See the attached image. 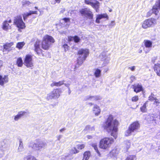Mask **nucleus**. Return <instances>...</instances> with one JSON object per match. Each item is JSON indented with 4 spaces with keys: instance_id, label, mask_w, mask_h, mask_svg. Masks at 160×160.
I'll list each match as a JSON object with an SVG mask.
<instances>
[{
    "instance_id": "1",
    "label": "nucleus",
    "mask_w": 160,
    "mask_h": 160,
    "mask_svg": "<svg viewBox=\"0 0 160 160\" xmlns=\"http://www.w3.org/2000/svg\"><path fill=\"white\" fill-rule=\"evenodd\" d=\"M159 10H160V0H158L156 1L152 9L147 12L146 14V17H148L153 14L155 15V18H150L144 21L142 26L143 28L146 29L151 27L157 23V20L160 19Z\"/></svg>"
},
{
    "instance_id": "2",
    "label": "nucleus",
    "mask_w": 160,
    "mask_h": 160,
    "mask_svg": "<svg viewBox=\"0 0 160 160\" xmlns=\"http://www.w3.org/2000/svg\"><path fill=\"white\" fill-rule=\"evenodd\" d=\"M118 124V121L116 119H114L112 115H109L104 122L102 127L104 130L110 133L111 135L116 139L117 137Z\"/></svg>"
},
{
    "instance_id": "3",
    "label": "nucleus",
    "mask_w": 160,
    "mask_h": 160,
    "mask_svg": "<svg viewBox=\"0 0 160 160\" xmlns=\"http://www.w3.org/2000/svg\"><path fill=\"white\" fill-rule=\"evenodd\" d=\"M140 127V124L138 121L133 122L129 126L128 129L125 132V136H129L131 135L132 133L138 132Z\"/></svg>"
},
{
    "instance_id": "4",
    "label": "nucleus",
    "mask_w": 160,
    "mask_h": 160,
    "mask_svg": "<svg viewBox=\"0 0 160 160\" xmlns=\"http://www.w3.org/2000/svg\"><path fill=\"white\" fill-rule=\"evenodd\" d=\"M88 51H78V58L77 63L75 66V68H78L83 63L89 54Z\"/></svg>"
},
{
    "instance_id": "5",
    "label": "nucleus",
    "mask_w": 160,
    "mask_h": 160,
    "mask_svg": "<svg viewBox=\"0 0 160 160\" xmlns=\"http://www.w3.org/2000/svg\"><path fill=\"white\" fill-rule=\"evenodd\" d=\"M55 40L51 36L48 35H46L43 38L41 46L42 49L45 50H48L50 46L49 43H53Z\"/></svg>"
},
{
    "instance_id": "6",
    "label": "nucleus",
    "mask_w": 160,
    "mask_h": 160,
    "mask_svg": "<svg viewBox=\"0 0 160 160\" xmlns=\"http://www.w3.org/2000/svg\"><path fill=\"white\" fill-rule=\"evenodd\" d=\"M114 142V139L112 138H104L100 141L99 147L101 148L106 149L109 148Z\"/></svg>"
},
{
    "instance_id": "7",
    "label": "nucleus",
    "mask_w": 160,
    "mask_h": 160,
    "mask_svg": "<svg viewBox=\"0 0 160 160\" xmlns=\"http://www.w3.org/2000/svg\"><path fill=\"white\" fill-rule=\"evenodd\" d=\"M46 146V143L40 140H37L35 143L31 142L29 145V147L36 150H40L44 148Z\"/></svg>"
},
{
    "instance_id": "8",
    "label": "nucleus",
    "mask_w": 160,
    "mask_h": 160,
    "mask_svg": "<svg viewBox=\"0 0 160 160\" xmlns=\"http://www.w3.org/2000/svg\"><path fill=\"white\" fill-rule=\"evenodd\" d=\"M13 24L19 29H23L26 28L25 23L23 21L21 15H18L14 17Z\"/></svg>"
},
{
    "instance_id": "9",
    "label": "nucleus",
    "mask_w": 160,
    "mask_h": 160,
    "mask_svg": "<svg viewBox=\"0 0 160 160\" xmlns=\"http://www.w3.org/2000/svg\"><path fill=\"white\" fill-rule=\"evenodd\" d=\"M61 93L60 90L58 89H54L47 94V96L46 97V99L48 101L51 100L53 99H58L60 97Z\"/></svg>"
},
{
    "instance_id": "10",
    "label": "nucleus",
    "mask_w": 160,
    "mask_h": 160,
    "mask_svg": "<svg viewBox=\"0 0 160 160\" xmlns=\"http://www.w3.org/2000/svg\"><path fill=\"white\" fill-rule=\"evenodd\" d=\"M24 64L28 68H32L34 66L32 56L31 55H27L24 59Z\"/></svg>"
},
{
    "instance_id": "11",
    "label": "nucleus",
    "mask_w": 160,
    "mask_h": 160,
    "mask_svg": "<svg viewBox=\"0 0 160 160\" xmlns=\"http://www.w3.org/2000/svg\"><path fill=\"white\" fill-rule=\"evenodd\" d=\"M79 12L82 16H84L89 19H92L93 18V13L89 9H88L87 8H84L80 10Z\"/></svg>"
},
{
    "instance_id": "12",
    "label": "nucleus",
    "mask_w": 160,
    "mask_h": 160,
    "mask_svg": "<svg viewBox=\"0 0 160 160\" xmlns=\"http://www.w3.org/2000/svg\"><path fill=\"white\" fill-rule=\"evenodd\" d=\"M92 0H84V2L86 4L90 5L95 9L97 12H98L100 8V3L97 1H96L95 2H93Z\"/></svg>"
},
{
    "instance_id": "13",
    "label": "nucleus",
    "mask_w": 160,
    "mask_h": 160,
    "mask_svg": "<svg viewBox=\"0 0 160 160\" xmlns=\"http://www.w3.org/2000/svg\"><path fill=\"white\" fill-rule=\"evenodd\" d=\"M12 22L11 19H9L8 21L7 20L4 21L2 24V28L5 31H8V29H11V27L9 23H11Z\"/></svg>"
},
{
    "instance_id": "14",
    "label": "nucleus",
    "mask_w": 160,
    "mask_h": 160,
    "mask_svg": "<svg viewBox=\"0 0 160 160\" xmlns=\"http://www.w3.org/2000/svg\"><path fill=\"white\" fill-rule=\"evenodd\" d=\"M102 18L105 19L106 20L108 19L109 17L106 13L98 14L96 16V22L97 23H100V20Z\"/></svg>"
},
{
    "instance_id": "15",
    "label": "nucleus",
    "mask_w": 160,
    "mask_h": 160,
    "mask_svg": "<svg viewBox=\"0 0 160 160\" xmlns=\"http://www.w3.org/2000/svg\"><path fill=\"white\" fill-rule=\"evenodd\" d=\"M9 78L8 75H0V85L3 86L4 84L8 82Z\"/></svg>"
},
{
    "instance_id": "16",
    "label": "nucleus",
    "mask_w": 160,
    "mask_h": 160,
    "mask_svg": "<svg viewBox=\"0 0 160 160\" xmlns=\"http://www.w3.org/2000/svg\"><path fill=\"white\" fill-rule=\"evenodd\" d=\"M134 91L136 93H138L143 90L141 84H137L132 86Z\"/></svg>"
},
{
    "instance_id": "17",
    "label": "nucleus",
    "mask_w": 160,
    "mask_h": 160,
    "mask_svg": "<svg viewBox=\"0 0 160 160\" xmlns=\"http://www.w3.org/2000/svg\"><path fill=\"white\" fill-rule=\"evenodd\" d=\"M119 152L118 150L117 149L114 148L108 154V156L110 157L111 158H114L117 156Z\"/></svg>"
},
{
    "instance_id": "18",
    "label": "nucleus",
    "mask_w": 160,
    "mask_h": 160,
    "mask_svg": "<svg viewBox=\"0 0 160 160\" xmlns=\"http://www.w3.org/2000/svg\"><path fill=\"white\" fill-rule=\"evenodd\" d=\"M38 12L37 11H32L30 10L28 12L24 13L22 14V16L24 20L25 21L27 19V18L32 14H37Z\"/></svg>"
},
{
    "instance_id": "19",
    "label": "nucleus",
    "mask_w": 160,
    "mask_h": 160,
    "mask_svg": "<svg viewBox=\"0 0 160 160\" xmlns=\"http://www.w3.org/2000/svg\"><path fill=\"white\" fill-rule=\"evenodd\" d=\"M25 113L26 112L24 111H21L18 112L17 115L13 116L14 121H18L25 114Z\"/></svg>"
},
{
    "instance_id": "20",
    "label": "nucleus",
    "mask_w": 160,
    "mask_h": 160,
    "mask_svg": "<svg viewBox=\"0 0 160 160\" xmlns=\"http://www.w3.org/2000/svg\"><path fill=\"white\" fill-rule=\"evenodd\" d=\"M157 117V116L154 114H151L146 115V119L149 122L155 120V118Z\"/></svg>"
},
{
    "instance_id": "21",
    "label": "nucleus",
    "mask_w": 160,
    "mask_h": 160,
    "mask_svg": "<svg viewBox=\"0 0 160 160\" xmlns=\"http://www.w3.org/2000/svg\"><path fill=\"white\" fill-rule=\"evenodd\" d=\"M6 140H3L0 141V150L4 151L7 148V145L6 142Z\"/></svg>"
},
{
    "instance_id": "22",
    "label": "nucleus",
    "mask_w": 160,
    "mask_h": 160,
    "mask_svg": "<svg viewBox=\"0 0 160 160\" xmlns=\"http://www.w3.org/2000/svg\"><path fill=\"white\" fill-rule=\"evenodd\" d=\"M154 70L158 76L160 77V64H155L154 66Z\"/></svg>"
},
{
    "instance_id": "23",
    "label": "nucleus",
    "mask_w": 160,
    "mask_h": 160,
    "mask_svg": "<svg viewBox=\"0 0 160 160\" xmlns=\"http://www.w3.org/2000/svg\"><path fill=\"white\" fill-rule=\"evenodd\" d=\"M93 111L96 116H98L101 112L99 107L96 105H94Z\"/></svg>"
},
{
    "instance_id": "24",
    "label": "nucleus",
    "mask_w": 160,
    "mask_h": 160,
    "mask_svg": "<svg viewBox=\"0 0 160 160\" xmlns=\"http://www.w3.org/2000/svg\"><path fill=\"white\" fill-rule=\"evenodd\" d=\"M100 98V97L98 96H87L85 98V100H91L93 101L94 100H98Z\"/></svg>"
},
{
    "instance_id": "25",
    "label": "nucleus",
    "mask_w": 160,
    "mask_h": 160,
    "mask_svg": "<svg viewBox=\"0 0 160 160\" xmlns=\"http://www.w3.org/2000/svg\"><path fill=\"white\" fill-rule=\"evenodd\" d=\"M125 148V151H127L128 149L130 148L131 146V142L130 140H126L124 142Z\"/></svg>"
},
{
    "instance_id": "26",
    "label": "nucleus",
    "mask_w": 160,
    "mask_h": 160,
    "mask_svg": "<svg viewBox=\"0 0 160 160\" xmlns=\"http://www.w3.org/2000/svg\"><path fill=\"white\" fill-rule=\"evenodd\" d=\"M144 43L145 47L147 48H151L152 46V42L148 40H144Z\"/></svg>"
},
{
    "instance_id": "27",
    "label": "nucleus",
    "mask_w": 160,
    "mask_h": 160,
    "mask_svg": "<svg viewBox=\"0 0 160 160\" xmlns=\"http://www.w3.org/2000/svg\"><path fill=\"white\" fill-rule=\"evenodd\" d=\"M64 81H59L58 82H53L51 84V87H53L54 86H56L57 87H59L62 85L64 84Z\"/></svg>"
},
{
    "instance_id": "28",
    "label": "nucleus",
    "mask_w": 160,
    "mask_h": 160,
    "mask_svg": "<svg viewBox=\"0 0 160 160\" xmlns=\"http://www.w3.org/2000/svg\"><path fill=\"white\" fill-rule=\"evenodd\" d=\"M148 101H147L145 102L143 105V106L140 108V110L142 112H146L147 111V107L148 104Z\"/></svg>"
},
{
    "instance_id": "29",
    "label": "nucleus",
    "mask_w": 160,
    "mask_h": 160,
    "mask_svg": "<svg viewBox=\"0 0 160 160\" xmlns=\"http://www.w3.org/2000/svg\"><path fill=\"white\" fill-rule=\"evenodd\" d=\"M19 146L18 148V152H22L23 151L24 147L22 141L21 139L19 140Z\"/></svg>"
},
{
    "instance_id": "30",
    "label": "nucleus",
    "mask_w": 160,
    "mask_h": 160,
    "mask_svg": "<svg viewBox=\"0 0 160 160\" xmlns=\"http://www.w3.org/2000/svg\"><path fill=\"white\" fill-rule=\"evenodd\" d=\"M16 64L19 67H22V66L23 62L21 58L19 57L17 58L16 61Z\"/></svg>"
},
{
    "instance_id": "31",
    "label": "nucleus",
    "mask_w": 160,
    "mask_h": 160,
    "mask_svg": "<svg viewBox=\"0 0 160 160\" xmlns=\"http://www.w3.org/2000/svg\"><path fill=\"white\" fill-rule=\"evenodd\" d=\"M91 156L89 151H86L83 154V158L82 160H88Z\"/></svg>"
},
{
    "instance_id": "32",
    "label": "nucleus",
    "mask_w": 160,
    "mask_h": 160,
    "mask_svg": "<svg viewBox=\"0 0 160 160\" xmlns=\"http://www.w3.org/2000/svg\"><path fill=\"white\" fill-rule=\"evenodd\" d=\"M13 45V42H12L10 43H6L3 45V48L6 50L10 48Z\"/></svg>"
},
{
    "instance_id": "33",
    "label": "nucleus",
    "mask_w": 160,
    "mask_h": 160,
    "mask_svg": "<svg viewBox=\"0 0 160 160\" xmlns=\"http://www.w3.org/2000/svg\"><path fill=\"white\" fill-rule=\"evenodd\" d=\"M25 43L24 42H18L17 43L16 47L19 49H22L25 45Z\"/></svg>"
},
{
    "instance_id": "34",
    "label": "nucleus",
    "mask_w": 160,
    "mask_h": 160,
    "mask_svg": "<svg viewBox=\"0 0 160 160\" xmlns=\"http://www.w3.org/2000/svg\"><path fill=\"white\" fill-rule=\"evenodd\" d=\"M101 70L98 69H96L94 72V75L97 78H99L101 75Z\"/></svg>"
},
{
    "instance_id": "35",
    "label": "nucleus",
    "mask_w": 160,
    "mask_h": 160,
    "mask_svg": "<svg viewBox=\"0 0 160 160\" xmlns=\"http://www.w3.org/2000/svg\"><path fill=\"white\" fill-rule=\"evenodd\" d=\"M23 160H37L33 156L31 155H28L25 156Z\"/></svg>"
},
{
    "instance_id": "36",
    "label": "nucleus",
    "mask_w": 160,
    "mask_h": 160,
    "mask_svg": "<svg viewBox=\"0 0 160 160\" xmlns=\"http://www.w3.org/2000/svg\"><path fill=\"white\" fill-rule=\"evenodd\" d=\"M22 6L25 7L26 6H28L32 3L28 0H23L22 2Z\"/></svg>"
},
{
    "instance_id": "37",
    "label": "nucleus",
    "mask_w": 160,
    "mask_h": 160,
    "mask_svg": "<svg viewBox=\"0 0 160 160\" xmlns=\"http://www.w3.org/2000/svg\"><path fill=\"white\" fill-rule=\"evenodd\" d=\"M92 147H93L94 150H95L96 152H97L98 154V156H99V157H100L101 154L99 151L98 150V148L97 147V145L96 143H94L93 144H92Z\"/></svg>"
},
{
    "instance_id": "38",
    "label": "nucleus",
    "mask_w": 160,
    "mask_h": 160,
    "mask_svg": "<svg viewBox=\"0 0 160 160\" xmlns=\"http://www.w3.org/2000/svg\"><path fill=\"white\" fill-rule=\"evenodd\" d=\"M40 41H36L34 44V47L35 50H38L40 49Z\"/></svg>"
},
{
    "instance_id": "39",
    "label": "nucleus",
    "mask_w": 160,
    "mask_h": 160,
    "mask_svg": "<svg viewBox=\"0 0 160 160\" xmlns=\"http://www.w3.org/2000/svg\"><path fill=\"white\" fill-rule=\"evenodd\" d=\"M136 158V156L134 155H130L128 156L125 160H133Z\"/></svg>"
},
{
    "instance_id": "40",
    "label": "nucleus",
    "mask_w": 160,
    "mask_h": 160,
    "mask_svg": "<svg viewBox=\"0 0 160 160\" xmlns=\"http://www.w3.org/2000/svg\"><path fill=\"white\" fill-rule=\"evenodd\" d=\"M156 98L154 97L153 94L151 93L148 97V100L151 102H153Z\"/></svg>"
},
{
    "instance_id": "41",
    "label": "nucleus",
    "mask_w": 160,
    "mask_h": 160,
    "mask_svg": "<svg viewBox=\"0 0 160 160\" xmlns=\"http://www.w3.org/2000/svg\"><path fill=\"white\" fill-rule=\"evenodd\" d=\"M80 39L77 36H75L73 37V40L76 43H78L80 42Z\"/></svg>"
},
{
    "instance_id": "42",
    "label": "nucleus",
    "mask_w": 160,
    "mask_h": 160,
    "mask_svg": "<svg viewBox=\"0 0 160 160\" xmlns=\"http://www.w3.org/2000/svg\"><path fill=\"white\" fill-rule=\"evenodd\" d=\"M153 102L154 104H156L157 106L160 103V100L157 98H156Z\"/></svg>"
},
{
    "instance_id": "43",
    "label": "nucleus",
    "mask_w": 160,
    "mask_h": 160,
    "mask_svg": "<svg viewBox=\"0 0 160 160\" xmlns=\"http://www.w3.org/2000/svg\"><path fill=\"white\" fill-rule=\"evenodd\" d=\"M79 151L77 150L75 148H73L71 150V153H77Z\"/></svg>"
},
{
    "instance_id": "44",
    "label": "nucleus",
    "mask_w": 160,
    "mask_h": 160,
    "mask_svg": "<svg viewBox=\"0 0 160 160\" xmlns=\"http://www.w3.org/2000/svg\"><path fill=\"white\" fill-rule=\"evenodd\" d=\"M62 48L64 49V50H68L69 49V46L67 44H64L62 46Z\"/></svg>"
},
{
    "instance_id": "45",
    "label": "nucleus",
    "mask_w": 160,
    "mask_h": 160,
    "mask_svg": "<svg viewBox=\"0 0 160 160\" xmlns=\"http://www.w3.org/2000/svg\"><path fill=\"white\" fill-rule=\"evenodd\" d=\"M138 100V96H136L132 98V102H136Z\"/></svg>"
},
{
    "instance_id": "46",
    "label": "nucleus",
    "mask_w": 160,
    "mask_h": 160,
    "mask_svg": "<svg viewBox=\"0 0 160 160\" xmlns=\"http://www.w3.org/2000/svg\"><path fill=\"white\" fill-rule=\"evenodd\" d=\"M85 147V145L84 144H79L78 145V148L79 149H82Z\"/></svg>"
},
{
    "instance_id": "47",
    "label": "nucleus",
    "mask_w": 160,
    "mask_h": 160,
    "mask_svg": "<svg viewBox=\"0 0 160 160\" xmlns=\"http://www.w3.org/2000/svg\"><path fill=\"white\" fill-rule=\"evenodd\" d=\"M64 20L65 23L69 22H70V18H64L62 19Z\"/></svg>"
},
{
    "instance_id": "48",
    "label": "nucleus",
    "mask_w": 160,
    "mask_h": 160,
    "mask_svg": "<svg viewBox=\"0 0 160 160\" xmlns=\"http://www.w3.org/2000/svg\"><path fill=\"white\" fill-rule=\"evenodd\" d=\"M72 159V158L71 157V156L70 155H69L67 156H65V160H70Z\"/></svg>"
},
{
    "instance_id": "49",
    "label": "nucleus",
    "mask_w": 160,
    "mask_h": 160,
    "mask_svg": "<svg viewBox=\"0 0 160 160\" xmlns=\"http://www.w3.org/2000/svg\"><path fill=\"white\" fill-rule=\"evenodd\" d=\"M73 40V37H72L71 36H69L68 37V41L69 42H70L72 41Z\"/></svg>"
},
{
    "instance_id": "50",
    "label": "nucleus",
    "mask_w": 160,
    "mask_h": 160,
    "mask_svg": "<svg viewBox=\"0 0 160 160\" xmlns=\"http://www.w3.org/2000/svg\"><path fill=\"white\" fill-rule=\"evenodd\" d=\"M128 69L131 70L132 71H133L135 70V66L129 67Z\"/></svg>"
},
{
    "instance_id": "51",
    "label": "nucleus",
    "mask_w": 160,
    "mask_h": 160,
    "mask_svg": "<svg viewBox=\"0 0 160 160\" xmlns=\"http://www.w3.org/2000/svg\"><path fill=\"white\" fill-rule=\"evenodd\" d=\"M55 1L53 3H52V4H55L56 3H59L60 2L61 0H54Z\"/></svg>"
},
{
    "instance_id": "52",
    "label": "nucleus",
    "mask_w": 160,
    "mask_h": 160,
    "mask_svg": "<svg viewBox=\"0 0 160 160\" xmlns=\"http://www.w3.org/2000/svg\"><path fill=\"white\" fill-rule=\"evenodd\" d=\"M65 86L68 88V90L70 91L69 86L70 84H64Z\"/></svg>"
},
{
    "instance_id": "53",
    "label": "nucleus",
    "mask_w": 160,
    "mask_h": 160,
    "mask_svg": "<svg viewBox=\"0 0 160 160\" xmlns=\"http://www.w3.org/2000/svg\"><path fill=\"white\" fill-rule=\"evenodd\" d=\"M87 137L88 139H91L92 138V136L90 135H87Z\"/></svg>"
},
{
    "instance_id": "54",
    "label": "nucleus",
    "mask_w": 160,
    "mask_h": 160,
    "mask_svg": "<svg viewBox=\"0 0 160 160\" xmlns=\"http://www.w3.org/2000/svg\"><path fill=\"white\" fill-rule=\"evenodd\" d=\"M3 65V62L1 60H0V68Z\"/></svg>"
},
{
    "instance_id": "55",
    "label": "nucleus",
    "mask_w": 160,
    "mask_h": 160,
    "mask_svg": "<svg viewBox=\"0 0 160 160\" xmlns=\"http://www.w3.org/2000/svg\"><path fill=\"white\" fill-rule=\"evenodd\" d=\"M62 136L61 135H59L58 136V140H60V139L61 138H62Z\"/></svg>"
},
{
    "instance_id": "56",
    "label": "nucleus",
    "mask_w": 160,
    "mask_h": 160,
    "mask_svg": "<svg viewBox=\"0 0 160 160\" xmlns=\"http://www.w3.org/2000/svg\"><path fill=\"white\" fill-rule=\"evenodd\" d=\"M90 128V127L89 126H87L86 127L85 129L86 130H88Z\"/></svg>"
},
{
    "instance_id": "57",
    "label": "nucleus",
    "mask_w": 160,
    "mask_h": 160,
    "mask_svg": "<svg viewBox=\"0 0 160 160\" xmlns=\"http://www.w3.org/2000/svg\"><path fill=\"white\" fill-rule=\"evenodd\" d=\"M65 130V129L64 128H63L62 129H61L60 130V132H62V131H64V130Z\"/></svg>"
},
{
    "instance_id": "58",
    "label": "nucleus",
    "mask_w": 160,
    "mask_h": 160,
    "mask_svg": "<svg viewBox=\"0 0 160 160\" xmlns=\"http://www.w3.org/2000/svg\"><path fill=\"white\" fill-rule=\"evenodd\" d=\"M106 60V64H108L109 62V59H108L107 60Z\"/></svg>"
},
{
    "instance_id": "59",
    "label": "nucleus",
    "mask_w": 160,
    "mask_h": 160,
    "mask_svg": "<svg viewBox=\"0 0 160 160\" xmlns=\"http://www.w3.org/2000/svg\"><path fill=\"white\" fill-rule=\"evenodd\" d=\"M38 51H37V50H36V51H35V52L38 54H39V52H38ZM40 51V52H41L42 53V52H41V51Z\"/></svg>"
},
{
    "instance_id": "60",
    "label": "nucleus",
    "mask_w": 160,
    "mask_h": 160,
    "mask_svg": "<svg viewBox=\"0 0 160 160\" xmlns=\"http://www.w3.org/2000/svg\"><path fill=\"white\" fill-rule=\"evenodd\" d=\"M155 60V59H154V60L153 59H152V62H153V63H154Z\"/></svg>"
},
{
    "instance_id": "61",
    "label": "nucleus",
    "mask_w": 160,
    "mask_h": 160,
    "mask_svg": "<svg viewBox=\"0 0 160 160\" xmlns=\"http://www.w3.org/2000/svg\"><path fill=\"white\" fill-rule=\"evenodd\" d=\"M131 78L134 79L135 78V77L134 76H132L131 77Z\"/></svg>"
},
{
    "instance_id": "62",
    "label": "nucleus",
    "mask_w": 160,
    "mask_h": 160,
    "mask_svg": "<svg viewBox=\"0 0 160 160\" xmlns=\"http://www.w3.org/2000/svg\"><path fill=\"white\" fill-rule=\"evenodd\" d=\"M35 8L36 9H38V8L37 7H35Z\"/></svg>"
},
{
    "instance_id": "63",
    "label": "nucleus",
    "mask_w": 160,
    "mask_h": 160,
    "mask_svg": "<svg viewBox=\"0 0 160 160\" xmlns=\"http://www.w3.org/2000/svg\"><path fill=\"white\" fill-rule=\"evenodd\" d=\"M71 93V91H70H70L69 90V94H70Z\"/></svg>"
},
{
    "instance_id": "64",
    "label": "nucleus",
    "mask_w": 160,
    "mask_h": 160,
    "mask_svg": "<svg viewBox=\"0 0 160 160\" xmlns=\"http://www.w3.org/2000/svg\"><path fill=\"white\" fill-rule=\"evenodd\" d=\"M111 22H112V23H114V21H112Z\"/></svg>"
}]
</instances>
